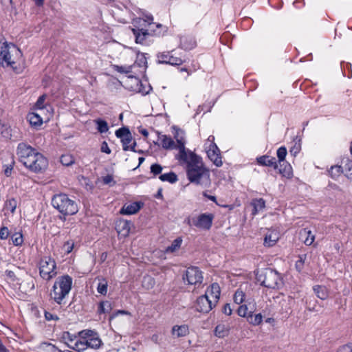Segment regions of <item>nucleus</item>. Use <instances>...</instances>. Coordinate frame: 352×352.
<instances>
[{
  "mask_svg": "<svg viewBox=\"0 0 352 352\" xmlns=\"http://www.w3.org/2000/svg\"><path fill=\"white\" fill-rule=\"evenodd\" d=\"M176 158L186 164L187 177L191 183L208 187L210 185V172L204 166L202 158L190 150L177 154Z\"/></svg>",
  "mask_w": 352,
  "mask_h": 352,
  "instance_id": "obj_1",
  "label": "nucleus"
},
{
  "mask_svg": "<svg viewBox=\"0 0 352 352\" xmlns=\"http://www.w3.org/2000/svg\"><path fill=\"white\" fill-rule=\"evenodd\" d=\"M176 158L186 164L187 177L191 183L208 187L210 185V172L204 166L202 158L190 150L177 154Z\"/></svg>",
  "mask_w": 352,
  "mask_h": 352,
  "instance_id": "obj_2",
  "label": "nucleus"
},
{
  "mask_svg": "<svg viewBox=\"0 0 352 352\" xmlns=\"http://www.w3.org/2000/svg\"><path fill=\"white\" fill-rule=\"evenodd\" d=\"M16 155L19 161L32 172L42 173L47 168L48 160L47 158L25 143L19 144Z\"/></svg>",
  "mask_w": 352,
  "mask_h": 352,
  "instance_id": "obj_3",
  "label": "nucleus"
},
{
  "mask_svg": "<svg viewBox=\"0 0 352 352\" xmlns=\"http://www.w3.org/2000/svg\"><path fill=\"white\" fill-rule=\"evenodd\" d=\"M22 61V52L14 44H3L0 50V64L3 67H10L19 73L17 65Z\"/></svg>",
  "mask_w": 352,
  "mask_h": 352,
  "instance_id": "obj_4",
  "label": "nucleus"
},
{
  "mask_svg": "<svg viewBox=\"0 0 352 352\" xmlns=\"http://www.w3.org/2000/svg\"><path fill=\"white\" fill-rule=\"evenodd\" d=\"M72 278L69 275H63L56 278L50 292V297L56 303L60 305L69 295L72 286Z\"/></svg>",
  "mask_w": 352,
  "mask_h": 352,
  "instance_id": "obj_5",
  "label": "nucleus"
},
{
  "mask_svg": "<svg viewBox=\"0 0 352 352\" xmlns=\"http://www.w3.org/2000/svg\"><path fill=\"white\" fill-rule=\"evenodd\" d=\"M52 204L64 215H72L78 211L77 204L65 194H58L53 197Z\"/></svg>",
  "mask_w": 352,
  "mask_h": 352,
  "instance_id": "obj_6",
  "label": "nucleus"
},
{
  "mask_svg": "<svg viewBox=\"0 0 352 352\" xmlns=\"http://www.w3.org/2000/svg\"><path fill=\"white\" fill-rule=\"evenodd\" d=\"M39 274L41 277L50 280L57 275L56 263L54 259L45 256L39 261Z\"/></svg>",
  "mask_w": 352,
  "mask_h": 352,
  "instance_id": "obj_7",
  "label": "nucleus"
},
{
  "mask_svg": "<svg viewBox=\"0 0 352 352\" xmlns=\"http://www.w3.org/2000/svg\"><path fill=\"white\" fill-rule=\"evenodd\" d=\"M262 285L267 288L278 289L283 285L280 275L275 270L271 269L265 270L263 274Z\"/></svg>",
  "mask_w": 352,
  "mask_h": 352,
  "instance_id": "obj_8",
  "label": "nucleus"
},
{
  "mask_svg": "<svg viewBox=\"0 0 352 352\" xmlns=\"http://www.w3.org/2000/svg\"><path fill=\"white\" fill-rule=\"evenodd\" d=\"M116 135L120 138L124 151H135L136 142H132V135L127 128H120L116 131Z\"/></svg>",
  "mask_w": 352,
  "mask_h": 352,
  "instance_id": "obj_9",
  "label": "nucleus"
},
{
  "mask_svg": "<svg viewBox=\"0 0 352 352\" xmlns=\"http://www.w3.org/2000/svg\"><path fill=\"white\" fill-rule=\"evenodd\" d=\"M172 129L173 131V140H175L176 150L178 151L177 154H181L188 150L186 148V133L184 130L175 126H173Z\"/></svg>",
  "mask_w": 352,
  "mask_h": 352,
  "instance_id": "obj_10",
  "label": "nucleus"
},
{
  "mask_svg": "<svg viewBox=\"0 0 352 352\" xmlns=\"http://www.w3.org/2000/svg\"><path fill=\"white\" fill-rule=\"evenodd\" d=\"M80 337L86 339L87 348L98 349L102 344V340L97 333L91 330H84L80 332Z\"/></svg>",
  "mask_w": 352,
  "mask_h": 352,
  "instance_id": "obj_11",
  "label": "nucleus"
},
{
  "mask_svg": "<svg viewBox=\"0 0 352 352\" xmlns=\"http://www.w3.org/2000/svg\"><path fill=\"white\" fill-rule=\"evenodd\" d=\"M183 278L188 285L201 284L203 280L202 272L197 267H190L186 270Z\"/></svg>",
  "mask_w": 352,
  "mask_h": 352,
  "instance_id": "obj_12",
  "label": "nucleus"
},
{
  "mask_svg": "<svg viewBox=\"0 0 352 352\" xmlns=\"http://www.w3.org/2000/svg\"><path fill=\"white\" fill-rule=\"evenodd\" d=\"M216 305L208 298L207 295H202L197 299L195 309L199 312L206 314L211 311Z\"/></svg>",
  "mask_w": 352,
  "mask_h": 352,
  "instance_id": "obj_13",
  "label": "nucleus"
},
{
  "mask_svg": "<svg viewBox=\"0 0 352 352\" xmlns=\"http://www.w3.org/2000/svg\"><path fill=\"white\" fill-rule=\"evenodd\" d=\"M213 220V215L211 214H201L196 219H192V223L195 226L208 230L210 228Z\"/></svg>",
  "mask_w": 352,
  "mask_h": 352,
  "instance_id": "obj_14",
  "label": "nucleus"
},
{
  "mask_svg": "<svg viewBox=\"0 0 352 352\" xmlns=\"http://www.w3.org/2000/svg\"><path fill=\"white\" fill-rule=\"evenodd\" d=\"M157 58L160 63L169 64L171 65H180L183 63L181 58L174 56L170 52L159 54L157 55Z\"/></svg>",
  "mask_w": 352,
  "mask_h": 352,
  "instance_id": "obj_15",
  "label": "nucleus"
},
{
  "mask_svg": "<svg viewBox=\"0 0 352 352\" xmlns=\"http://www.w3.org/2000/svg\"><path fill=\"white\" fill-rule=\"evenodd\" d=\"M153 18L151 15H146L145 18H136L133 21V32L148 31V25L152 21Z\"/></svg>",
  "mask_w": 352,
  "mask_h": 352,
  "instance_id": "obj_16",
  "label": "nucleus"
},
{
  "mask_svg": "<svg viewBox=\"0 0 352 352\" xmlns=\"http://www.w3.org/2000/svg\"><path fill=\"white\" fill-rule=\"evenodd\" d=\"M141 201H135L129 204H124L121 208L120 212L122 214L131 215L136 214L143 206Z\"/></svg>",
  "mask_w": 352,
  "mask_h": 352,
  "instance_id": "obj_17",
  "label": "nucleus"
},
{
  "mask_svg": "<svg viewBox=\"0 0 352 352\" xmlns=\"http://www.w3.org/2000/svg\"><path fill=\"white\" fill-rule=\"evenodd\" d=\"M147 30L149 32V35L160 36L164 35L168 28L161 23H153L152 21L148 23Z\"/></svg>",
  "mask_w": 352,
  "mask_h": 352,
  "instance_id": "obj_18",
  "label": "nucleus"
},
{
  "mask_svg": "<svg viewBox=\"0 0 352 352\" xmlns=\"http://www.w3.org/2000/svg\"><path fill=\"white\" fill-rule=\"evenodd\" d=\"M220 287L217 283H212L206 291L204 295H207L213 303L217 304L220 297Z\"/></svg>",
  "mask_w": 352,
  "mask_h": 352,
  "instance_id": "obj_19",
  "label": "nucleus"
},
{
  "mask_svg": "<svg viewBox=\"0 0 352 352\" xmlns=\"http://www.w3.org/2000/svg\"><path fill=\"white\" fill-rule=\"evenodd\" d=\"M131 222L124 219H120L116 223V230L118 233L122 236H126L129 234L131 230Z\"/></svg>",
  "mask_w": 352,
  "mask_h": 352,
  "instance_id": "obj_20",
  "label": "nucleus"
},
{
  "mask_svg": "<svg viewBox=\"0 0 352 352\" xmlns=\"http://www.w3.org/2000/svg\"><path fill=\"white\" fill-rule=\"evenodd\" d=\"M280 239V233L276 230H269L264 239V245L272 247Z\"/></svg>",
  "mask_w": 352,
  "mask_h": 352,
  "instance_id": "obj_21",
  "label": "nucleus"
},
{
  "mask_svg": "<svg viewBox=\"0 0 352 352\" xmlns=\"http://www.w3.org/2000/svg\"><path fill=\"white\" fill-rule=\"evenodd\" d=\"M299 238L306 245H311L315 241V234L308 228L302 229L299 232Z\"/></svg>",
  "mask_w": 352,
  "mask_h": 352,
  "instance_id": "obj_22",
  "label": "nucleus"
},
{
  "mask_svg": "<svg viewBox=\"0 0 352 352\" xmlns=\"http://www.w3.org/2000/svg\"><path fill=\"white\" fill-rule=\"evenodd\" d=\"M312 289L316 296L322 300H325L329 297L330 289L325 285H316Z\"/></svg>",
  "mask_w": 352,
  "mask_h": 352,
  "instance_id": "obj_23",
  "label": "nucleus"
},
{
  "mask_svg": "<svg viewBox=\"0 0 352 352\" xmlns=\"http://www.w3.org/2000/svg\"><path fill=\"white\" fill-rule=\"evenodd\" d=\"M158 140L161 142L163 148L166 150H176L175 142L171 137L158 133Z\"/></svg>",
  "mask_w": 352,
  "mask_h": 352,
  "instance_id": "obj_24",
  "label": "nucleus"
},
{
  "mask_svg": "<svg viewBox=\"0 0 352 352\" xmlns=\"http://www.w3.org/2000/svg\"><path fill=\"white\" fill-rule=\"evenodd\" d=\"M208 157L217 166H221L222 165L221 157L220 155V151L217 146V149L213 148L206 149Z\"/></svg>",
  "mask_w": 352,
  "mask_h": 352,
  "instance_id": "obj_25",
  "label": "nucleus"
},
{
  "mask_svg": "<svg viewBox=\"0 0 352 352\" xmlns=\"http://www.w3.org/2000/svg\"><path fill=\"white\" fill-rule=\"evenodd\" d=\"M67 346L69 348L78 352L83 351L87 349L86 339H82L81 337L75 342L73 340H70V343H67Z\"/></svg>",
  "mask_w": 352,
  "mask_h": 352,
  "instance_id": "obj_26",
  "label": "nucleus"
},
{
  "mask_svg": "<svg viewBox=\"0 0 352 352\" xmlns=\"http://www.w3.org/2000/svg\"><path fill=\"white\" fill-rule=\"evenodd\" d=\"M172 335L175 338H181L187 336L189 333L187 325H175L172 328Z\"/></svg>",
  "mask_w": 352,
  "mask_h": 352,
  "instance_id": "obj_27",
  "label": "nucleus"
},
{
  "mask_svg": "<svg viewBox=\"0 0 352 352\" xmlns=\"http://www.w3.org/2000/svg\"><path fill=\"white\" fill-rule=\"evenodd\" d=\"M183 242V239L182 237H177L175 240L173 241L171 244L168 246L165 250L166 254H176L179 252L182 244Z\"/></svg>",
  "mask_w": 352,
  "mask_h": 352,
  "instance_id": "obj_28",
  "label": "nucleus"
},
{
  "mask_svg": "<svg viewBox=\"0 0 352 352\" xmlns=\"http://www.w3.org/2000/svg\"><path fill=\"white\" fill-rule=\"evenodd\" d=\"M42 113L43 112L36 111L35 112H31L28 115V118L31 125L41 126L43 124Z\"/></svg>",
  "mask_w": 352,
  "mask_h": 352,
  "instance_id": "obj_29",
  "label": "nucleus"
},
{
  "mask_svg": "<svg viewBox=\"0 0 352 352\" xmlns=\"http://www.w3.org/2000/svg\"><path fill=\"white\" fill-rule=\"evenodd\" d=\"M257 162L262 166H273L275 169L278 168V164L274 157L263 155L257 158Z\"/></svg>",
  "mask_w": 352,
  "mask_h": 352,
  "instance_id": "obj_30",
  "label": "nucleus"
},
{
  "mask_svg": "<svg viewBox=\"0 0 352 352\" xmlns=\"http://www.w3.org/2000/svg\"><path fill=\"white\" fill-rule=\"evenodd\" d=\"M251 205L253 207L252 214L254 216L265 208V202L262 198L256 199L252 200Z\"/></svg>",
  "mask_w": 352,
  "mask_h": 352,
  "instance_id": "obj_31",
  "label": "nucleus"
},
{
  "mask_svg": "<svg viewBox=\"0 0 352 352\" xmlns=\"http://www.w3.org/2000/svg\"><path fill=\"white\" fill-rule=\"evenodd\" d=\"M342 168L344 170L343 173L349 179L352 180V160L349 159H344L342 162Z\"/></svg>",
  "mask_w": 352,
  "mask_h": 352,
  "instance_id": "obj_32",
  "label": "nucleus"
},
{
  "mask_svg": "<svg viewBox=\"0 0 352 352\" xmlns=\"http://www.w3.org/2000/svg\"><path fill=\"white\" fill-rule=\"evenodd\" d=\"M282 166H280L279 173L283 177L287 178H291L293 175L292 168L289 164L286 163L285 162H282Z\"/></svg>",
  "mask_w": 352,
  "mask_h": 352,
  "instance_id": "obj_33",
  "label": "nucleus"
},
{
  "mask_svg": "<svg viewBox=\"0 0 352 352\" xmlns=\"http://www.w3.org/2000/svg\"><path fill=\"white\" fill-rule=\"evenodd\" d=\"M306 309L309 311H318L316 309V305L318 300L311 296H307L305 300Z\"/></svg>",
  "mask_w": 352,
  "mask_h": 352,
  "instance_id": "obj_34",
  "label": "nucleus"
},
{
  "mask_svg": "<svg viewBox=\"0 0 352 352\" xmlns=\"http://www.w3.org/2000/svg\"><path fill=\"white\" fill-rule=\"evenodd\" d=\"M228 328L224 324H220L215 327L214 334L219 338L226 337L228 335Z\"/></svg>",
  "mask_w": 352,
  "mask_h": 352,
  "instance_id": "obj_35",
  "label": "nucleus"
},
{
  "mask_svg": "<svg viewBox=\"0 0 352 352\" xmlns=\"http://www.w3.org/2000/svg\"><path fill=\"white\" fill-rule=\"evenodd\" d=\"M162 182H168L173 184L177 181V176L173 172L162 174L159 177Z\"/></svg>",
  "mask_w": 352,
  "mask_h": 352,
  "instance_id": "obj_36",
  "label": "nucleus"
},
{
  "mask_svg": "<svg viewBox=\"0 0 352 352\" xmlns=\"http://www.w3.org/2000/svg\"><path fill=\"white\" fill-rule=\"evenodd\" d=\"M133 33L135 36V42L140 44L145 43L147 36H149L148 31L135 32Z\"/></svg>",
  "mask_w": 352,
  "mask_h": 352,
  "instance_id": "obj_37",
  "label": "nucleus"
},
{
  "mask_svg": "<svg viewBox=\"0 0 352 352\" xmlns=\"http://www.w3.org/2000/svg\"><path fill=\"white\" fill-rule=\"evenodd\" d=\"M112 309L111 304L109 301H102L99 304L98 312L99 314L109 313Z\"/></svg>",
  "mask_w": 352,
  "mask_h": 352,
  "instance_id": "obj_38",
  "label": "nucleus"
},
{
  "mask_svg": "<svg viewBox=\"0 0 352 352\" xmlns=\"http://www.w3.org/2000/svg\"><path fill=\"white\" fill-rule=\"evenodd\" d=\"M107 280L105 278L100 279L97 287V292L102 295H106L107 292Z\"/></svg>",
  "mask_w": 352,
  "mask_h": 352,
  "instance_id": "obj_39",
  "label": "nucleus"
},
{
  "mask_svg": "<svg viewBox=\"0 0 352 352\" xmlns=\"http://www.w3.org/2000/svg\"><path fill=\"white\" fill-rule=\"evenodd\" d=\"M95 122L97 124V129L100 133H104L108 131L109 126L106 121L98 119L95 120Z\"/></svg>",
  "mask_w": 352,
  "mask_h": 352,
  "instance_id": "obj_40",
  "label": "nucleus"
},
{
  "mask_svg": "<svg viewBox=\"0 0 352 352\" xmlns=\"http://www.w3.org/2000/svg\"><path fill=\"white\" fill-rule=\"evenodd\" d=\"M248 320L250 324L256 326L262 322L263 316L261 314L252 315L251 313L248 316Z\"/></svg>",
  "mask_w": 352,
  "mask_h": 352,
  "instance_id": "obj_41",
  "label": "nucleus"
},
{
  "mask_svg": "<svg viewBox=\"0 0 352 352\" xmlns=\"http://www.w3.org/2000/svg\"><path fill=\"white\" fill-rule=\"evenodd\" d=\"M16 207H17V201L15 199L12 198V199H8L6 201L5 208L7 210H10L12 213H14L15 212Z\"/></svg>",
  "mask_w": 352,
  "mask_h": 352,
  "instance_id": "obj_42",
  "label": "nucleus"
},
{
  "mask_svg": "<svg viewBox=\"0 0 352 352\" xmlns=\"http://www.w3.org/2000/svg\"><path fill=\"white\" fill-rule=\"evenodd\" d=\"M343 172H344V170H343L342 166H338V165L331 166L330 170H329V173L331 177L333 178L338 177Z\"/></svg>",
  "mask_w": 352,
  "mask_h": 352,
  "instance_id": "obj_43",
  "label": "nucleus"
},
{
  "mask_svg": "<svg viewBox=\"0 0 352 352\" xmlns=\"http://www.w3.org/2000/svg\"><path fill=\"white\" fill-rule=\"evenodd\" d=\"M287 149L285 146H281L277 150V157L278 159V162L280 166H282V162L284 163L285 157L287 155Z\"/></svg>",
  "mask_w": 352,
  "mask_h": 352,
  "instance_id": "obj_44",
  "label": "nucleus"
},
{
  "mask_svg": "<svg viewBox=\"0 0 352 352\" xmlns=\"http://www.w3.org/2000/svg\"><path fill=\"white\" fill-rule=\"evenodd\" d=\"M60 161L63 165L66 166H70L74 162L73 156L69 154L63 155L60 157Z\"/></svg>",
  "mask_w": 352,
  "mask_h": 352,
  "instance_id": "obj_45",
  "label": "nucleus"
},
{
  "mask_svg": "<svg viewBox=\"0 0 352 352\" xmlns=\"http://www.w3.org/2000/svg\"><path fill=\"white\" fill-rule=\"evenodd\" d=\"M245 300V293L241 289H238L234 295V301L237 305L242 303Z\"/></svg>",
  "mask_w": 352,
  "mask_h": 352,
  "instance_id": "obj_46",
  "label": "nucleus"
},
{
  "mask_svg": "<svg viewBox=\"0 0 352 352\" xmlns=\"http://www.w3.org/2000/svg\"><path fill=\"white\" fill-rule=\"evenodd\" d=\"M147 61L146 58L143 54H138L137 55V59L135 62V65H137L138 67L142 68H145L146 67Z\"/></svg>",
  "mask_w": 352,
  "mask_h": 352,
  "instance_id": "obj_47",
  "label": "nucleus"
},
{
  "mask_svg": "<svg viewBox=\"0 0 352 352\" xmlns=\"http://www.w3.org/2000/svg\"><path fill=\"white\" fill-rule=\"evenodd\" d=\"M11 239L14 245H21L23 242V235L21 233L16 232L12 235Z\"/></svg>",
  "mask_w": 352,
  "mask_h": 352,
  "instance_id": "obj_48",
  "label": "nucleus"
},
{
  "mask_svg": "<svg viewBox=\"0 0 352 352\" xmlns=\"http://www.w3.org/2000/svg\"><path fill=\"white\" fill-rule=\"evenodd\" d=\"M46 96L45 95L41 96L37 100L35 104L36 111L43 112L44 111V102L45 100Z\"/></svg>",
  "mask_w": 352,
  "mask_h": 352,
  "instance_id": "obj_49",
  "label": "nucleus"
},
{
  "mask_svg": "<svg viewBox=\"0 0 352 352\" xmlns=\"http://www.w3.org/2000/svg\"><path fill=\"white\" fill-rule=\"evenodd\" d=\"M237 313L239 316L247 317L248 318V316L252 313V311H248L247 306L245 305H243L238 307Z\"/></svg>",
  "mask_w": 352,
  "mask_h": 352,
  "instance_id": "obj_50",
  "label": "nucleus"
},
{
  "mask_svg": "<svg viewBox=\"0 0 352 352\" xmlns=\"http://www.w3.org/2000/svg\"><path fill=\"white\" fill-rule=\"evenodd\" d=\"M305 259L306 254L300 255L298 256V260L296 262V268L299 272H300L304 267Z\"/></svg>",
  "mask_w": 352,
  "mask_h": 352,
  "instance_id": "obj_51",
  "label": "nucleus"
},
{
  "mask_svg": "<svg viewBox=\"0 0 352 352\" xmlns=\"http://www.w3.org/2000/svg\"><path fill=\"white\" fill-rule=\"evenodd\" d=\"M217 146L214 143V137L213 135H210L204 144L205 150L212 148L217 149Z\"/></svg>",
  "mask_w": 352,
  "mask_h": 352,
  "instance_id": "obj_52",
  "label": "nucleus"
},
{
  "mask_svg": "<svg viewBox=\"0 0 352 352\" xmlns=\"http://www.w3.org/2000/svg\"><path fill=\"white\" fill-rule=\"evenodd\" d=\"M113 69L122 74H129L131 72L132 66H119V65H113Z\"/></svg>",
  "mask_w": 352,
  "mask_h": 352,
  "instance_id": "obj_53",
  "label": "nucleus"
},
{
  "mask_svg": "<svg viewBox=\"0 0 352 352\" xmlns=\"http://www.w3.org/2000/svg\"><path fill=\"white\" fill-rule=\"evenodd\" d=\"M0 133L6 138L11 135L10 128L1 121H0Z\"/></svg>",
  "mask_w": 352,
  "mask_h": 352,
  "instance_id": "obj_54",
  "label": "nucleus"
},
{
  "mask_svg": "<svg viewBox=\"0 0 352 352\" xmlns=\"http://www.w3.org/2000/svg\"><path fill=\"white\" fill-rule=\"evenodd\" d=\"M162 170V167L158 164H153L151 166V173H153L155 176L161 173Z\"/></svg>",
  "mask_w": 352,
  "mask_h": 352,
  "instance_id": "obj_55",
  "label": "nucleus"
},
{
  "mask_svg": "<svg viewBox=\"0 0 352 352\" xmlns=\"http://www.w3.org/2000/svg\"><path fill=\"white\" fill-rule=\"evenodd\" d=\"M337 352H352V342L340 346Z\"/></svg>",
  "mask_w": 352,
  "mask_h": 352,
  "instance_id": "obj_56",
  "label": "nucleus"
},
{
  "mask_svg": "<svg viewBox=\"0 0 352 352\" xmlns=\"http://www.w3.org/2000/svg\"><path fill=\"white\" fill-rule=\"evenodd\" d=\"M154 285L153 279L151 276H145L143 280V286L149 289Z\"/></svg>",
  "mask_w": 352,
  "mask_h": 352,
  "instance_id": "obj_57",
  "label": "nucleus"
},
{
  "mask_svg": "<svg viewBox=\"0 0 352 352\" xmlns=\"http://www.w3.org/2000/svg\"><path fill=\"white\" fill-rule=\"evenodd\" d=\"M10 235L9 230L7 227L3 226L0 230V239L2 240L7 239Z\"/></svg>",
  "mask_w": 352,
  "mask_h": 352,
  "instance_id": "obj_58",
  "label": "nucleus"
},
{
  "mask_svg": "<svg viewBox=\"0 0 352 352\" xmlns=\"http://www.w3.org/2000/svg\"><path fill=\"white\" fill-rule=\"evenodd\" d=\"M5 276L8 281L14 282L16 279L15 273L11 270L5 272Z\"/></svg>",
  "mask_w": 352,
  "mask_h": 352,
  "instance_id": "obj_59",
  "label": "nucleus"
},
{
  "mask_svg": "<svg viewBox=\"0 0 352 352\" xmlns=\"http://www.w3.org/2000/svg\"><path fill=\"white\" fill-rule=\"evenodd\" d=\"M74 243L72 241H67L64 244V249L67 253H70L74 248Z\"/></svg>",
  "mask_w": 352,
  "mask_h": 352,
  "instance_id": "obj_60",
  "label": "nucleus"
},
{
  "mask_svg": "<svg viewBox=\"0 0 352 352\" xmlns=\"http://www.w3.org/2000/svg\"><path fill=\"white\" fill-rule=\"evenodd\" d=\"M100 150L102 153H105L107 154H110L111 151L109 148L108 144L106 142H103L101 145Z\"/></svg>",
  "mask_w": 352,
  "mask_h": 352,
  "instance_id": "obj_61",
  "label": "nucleus"
},
{
  "mask_svg": "<svg viewBox=\"0 0 352 352\" xmlns=\"http://www.w3.org/2000/svg\"><path fill=\"white\" fill-rule=\"evenodd\" d=\"M45 317L47 320H56L58 319L57 316L47 311L45 313Z\"/></svg>",
  "mask_w": 352,
  "mask_h": 352,
  "instance_id": "obj_62",
  "label": "nucleus"
},
{
  "mask_svg": "<svg viewBox=\"0 0 352 352\" xmlns=\"http://www.w3.org/2000/svg\"><path fill=\"white\" fill-rule=\"evenodd\" d=\"M223 312L227 316H230L232 314V311L230 304L225 305L223 309Z\"/></svg>",
  "mask_w": 352,
  "mask_h": 352,
  "instance_id": "obj_63",
  "label": "nucleus"
},
{
  "mask_svg": "<svg viewBox=\"0 0 352 352\" xmlns=\"http://www.w3.org/2000/svg\"><path fill=\"white\" fill-rule=\"evenodd\" d=\"M102 181L104 184H109L113 181V178L111 175H107L102 178Z\"/></svg>",
  "mask_w": 352,
  "mask_h": 352,
  "instance_id": "obj_64",
  "label": "nucleus"
}]
</instances>
